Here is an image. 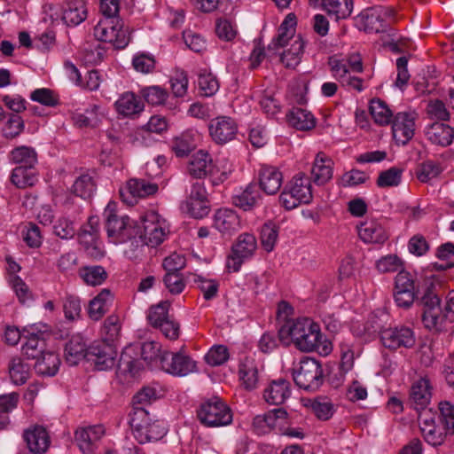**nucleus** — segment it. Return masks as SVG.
<instances>
[{
    "label": "nucleus",
    "mask_w": 454,
    "mask_h": 454,
    "mask_svg": "<svg viewBox=\"0 0 454 454\" xmlns=\"http://www.w3.org/2000/svg\"><path fill=\"white\" fill-rule=\"evenodd\" d=\"M289 335L295 347L302 352L317 351L327 356L333 349L332 343L324 339L320 326L309 317L297 318L279 330V337Z\"/></svg>",
    "instance_id": "1"
},
{
    "label": "nucleus",
    "mask_w": 454,
    "mask_h": 454,
    "mask_svg": "<svg viewBox=\"0 0 454 454\" xmlns=\"http://www.w3.org/2000/svg\"><path fill=\"white\" fill-rule=\"evenodd\" d=\"M424 306L423 323L429 330L441 331L446 322L454 321V290L446 296L444 309L440 306V298L432 291H427L422 297Z\"/></svg>",
    "instance_id": "2"
},
{
    "label": "nucleus",
    "mask_w": 454,
    "mask_h": 454,
    "mask_svg": "<svg viewBox=\"0 0 454 454\" xmlns=\"http://www.w3.org/2000/svg\"><path fill=\"white\" fill-rule=\"evenodd\" d=\"M129 417L133 435L141 444L159 441L167 434L165 422L155 419L149 411L138 410L130 412Z\"/></svg>",
    "instance_id": "3"
},
{
    "label": "nucleus",
    "mask_w": 454,
    "mask_h": 454,
    "mask_svg": "<svg viewBox=\"0 0 454 454\" xmlns=\"http://www.w3.org/2000/svg\"><path fill=\"white\" fill-rule=\"evenodd\" d=\"M312 200L310 179L304 173L296 174L284 187L279 203L291 210L301 204H308Z\"/></svg>",
    "instance_id": "4"
},
{
    "label": "nucleus",
    "mask_w": 454,
    "mask_h": 454,
    "mask_svg": "<svg viewBox=\"0 0 454 454\" xmlns=\"http://www.w3.org/2000/svg\"><path fill=\"white\" fill-rule=\"evenodd\" d=\"M197 414L200 421L209 427L227 426L232 422L231 409L216 396L201 403Z\"/></svg>",
    "instance_id": "5"
},
{
    "label": "nucleus",
    "mask_w": 454,
    "mask_h": 454,
    "mask_svg": "<svg viewBox=\"0 0 454 454\" xmlns=\"http://www.w3.org/2000/svg\"><path fill=\"white\" fill-rule=\"evenodd\" d=\"M106 229L108 238L114 244H124L131 235H135L138 225L128 215H118L109 203L106 212Z\"/></svg>",
    "instance_id": "6"
},
{
    "label": "nucleus",
    "mask_w": 454,
    "mask_h": 454,
    "mask_svg": "<svg viewBox=\"0 0 454 454\" xmlns=\"http://www.w3.org/2000/svg\"><path fill=\"white\" fill-rule=\"evenodd\" d=\"M292 375L299 387L309 391L317 390L324 381L321 364L310 357L301 359L298 366L293 369Z\"/></svg>",
    "instance_id": "7"
},
{
    "label": "nucleus",
    "mask_w": 454,
    "mask_h": 454,
    "mask_svg": "<svg viewBox=\"0 0 454 454\" xmlns=\"http://www.w3.org/2000/svg\"><path fill=\"white\" fill-rule=\"evenodd\" d=\"M257 247V239L254 234L249 232L239 234L227 257L226 267L229 271H239L242 264L254 256Z\"/></svg>",
    "instance_id": "8"
},
{
    "label": "nucleus",
    "mask_w": 454,
    "mask_h": 454,
    "mask_svg": "<svg viewBox=\"0 0 454 454\" xmlns=\"http://www.w3.org/2000/svg\"><path fill=\"white\" fill-rule=\"evenodd\" d=\"M138 228L142 231V237L146 246L155 247L160 245L168 234L166 221L154 212H147L141 216V225Z\"/></svg>",
    "instance_id": "9"
},
{
    "label": "nucleus",
    "mask_w": 454,
    "mask_h": 454,
    "mask_svg": "<svg viewBox=\"0 0 454 454\" xmlns=\"http://www.w3.org/2000/svg\"><path fill=\"white\" fill-rule=\"evenodd\" d=\"M94 35L98 41L110 43L116 49H124L129 43V35L122 28L120 20H101L94 27Z\"/></svg>",
    "instance_id": "10"
},
{
    "label": "nucleus",
    "mask_w": 454,
    "mask_h": 454,
    "mask_svg": "<svg viewBox=\"0 0 454 454\" xmlns=\"http://www.w3.org/2000/svg\"><path fill=\"white\" fill-rule=\"evenodd\" d=\"M380 340L385 348L395 350L401 348H413L416 343V337L411 327L399 325L383 329L380 332Z\"/></svg>",
    "instance_id": "11"
},
{
    "label": "nucleus",
    "mask_w": 454,
    "mask_h": 454,
    "mask_svg": "<svg viewBox=\"0 0 454 454\" xmlns=\"http://www.w3.org/2000/svg\"><path fill=\"white\" fill-rule=\"evenodd\" d=\"M48 332L46 325H34L24 330L26 341L22 344V354L27 359L37 360L47 350L43 334Z\"/></svg>",
    "instance_id": "12"
},
{
    "label": "nucleus",
    "mask_w": 454,
    "mask_h": 454,
    "mask_svg": "<svg viewBox=\"0 0 454 454\" xmlns=\"http://www.w3.org/2000/svg\"><path fill=\"white\" fill-rule=\"evenodd\" d=\"M116 356L114 344L106 341H94L87 348V361L92 363L98 371L114 367Z\"/></svg>",
    "instance_id": "13"
},
{
    "label": "nucleus",
    "mask_w": 454,
    "mask_h": 454,
    "mask_svg": "<svg viewBox=\"0 0 454 454\" xmlns=\"http://www.w3.org/2000/svg\"><path fill=\"white\" fill-rule=\"evenodd\" d=\"M160 368L170 375L184 377L196 371V362L183 353L167 350L161 356Z\"/></svg>",
    "instance_id": "14"
},
{
    "label": "nucleus",
    "mask_w": 454,
    "mask_h": 454,
    "mask_svg": "<svg viewBox=\"0 0 454 454\" xmlns=\"http://www.w3.org/2000/svg\"><path fill=\"white\" fill-rule=\"evenodd\" d=\"M392 10L377 6L363 11L358 19L367 33H384L387 30L389 23L387 18L392 16Z\"/></svg>",
    "instance_id": "15"
},
{
    "label": "nucleus",
    "mask_w": 454,
    "mask_h": 454,
    "mask_svg": "<svg viewBox=\"0 0 454 454\" xmlns=\"http://www.w3.org/2000/svg\"><path fill=\"white\" fill-rule=\"evenodd\" d=\"M287 422V412L284 408L273 409L253 419L252 427L258 435L269 434L272 430H281Z\"/></svg>",
    "instance_id": "16"
},
{
    "label": "nucleus",
    "mask_w": 454,
    "mask_h": 454,
    "mask_svg": "<svg viewBox=\"0 0 454 454\" xmlns=\"http://www.w3.org/2000/svg\"><path fill=\"white\" fill-rule=\"evenodd\" d=\"M157 191L158 185L155 183L141 178H131L126 186L120 190V196L125 203L133 205L137 198L153 195Z\"/></svg>",
    "instance_id": "17"
},
{
    "label": "nucleus",
    "mask_w": 454,
    "mask_h": 454,
    "mask_svg": "<svg viewBox=\"0 0 454 454\" xmlns=\"http://www.w3.org/2000/svg\"><path fill=\"white\" fill-rule=\"evenodd\" d=\"M392 123L393 137L397 145H405L413 137L415 131V114L397 113Z\"/></svg>",
    "instance_id": "18"
},
{
    "label": "nucleus",
    "mask_w": 454,
    "mask_h": 454,
    "mask_svg": "<svg viewBox=\"0 0 454 454\" xmlns=\"http://www.w3.org/2000/svg\"><path fill=\"white\" fill-rule=\"evenodd\" d=\"M208 129L212 139L216 144L223 145L236 137L238 124L229 116H218L210 121Z\"/></svg>",
    "instance_id": "19"
},
{
    "label": "nucleus",
    "mask_w": 454,
    "mask_h": 454,
    "mask_svg": "<svg viewBox=\"0 0 454 454\" xmlns=\"http://www.w3.org/2000/svg\"><path fill=\"white\" fill-rule=\"evenodd\" d=\"M207 192L201 179H197L192 184L188 197V207L191 215L195 218H201L208 212Z\"/></svg>",
    "instance_id": "20"
},
{
    "label": "nucleus",
    "mask_w": 454,
    "mask_h": 454,
    "mask_svg": "<svg viewBox=\"0 0 454 454\" xmlns=\"http://www.w3.org/2000/svg\"><path fill=\"white\" fill-rule=\"evenodd\" d=\"M232 204L244 211L252 210L262 202V196L255 183L248 184L244 189L240 188L231 197Z\"/></svg>",
    "instance_id": "21"
},
{
    "label": "nucleus",
    "mask_w": 454,
    "mask_h": 454,
    "mask_svg": "<svg viewBox=\"0 0 454 454\" xmlns=\"http://www.w3.org/2000/svg\"><path fill=\"white\" fill-rule=\"evenodd\" d=\"M213 227L223 235H231L241 228L239 215L231 208H219L214 214Z\"/></svg>",
    "instance_id": "22"
},
{
    "label": "nucleus",
    "mask_w": 454,
    "mask_h": 454,
    "mask_svg": "<svg viewBox=\"0 0 454 454\" xmlns=\"http://www.w3.org/2000/svg\"><path fill=\"white\" fill-rule=\"evenodd\" d=\"M291 395V383L283 378L271 380L263 390V399L270 405H281Z\"/></svg>",
    "instance_id": "23"
},
{
    "label": "nucleus",
    "mask_w": 454,
    "mask_h": 454,
    "mask_svg": "<svg viewBox=\"0 0 454 454\" xmlns=\"http://www.w3.org/2000/svg\"><path fill=\"white\" fill-rule=\"evenodd\" d=\"M311 179L317 185L327 184L333 174V161L323 152L317 153L310 170Z\"/></svg>",
    "instance_id": "24"
},
{
    "label": "nucleus",
    "mask_w": 454,
    "mask_h": 454,
    "mask_svg": "<svg viewBox=\"0 0 454 454\" xmlns=\"http://www.w3.org/2000/svg\"><path fill=\"white\" fill-rule=\"evenodd\" d=\"M283 182V175L273 166L262 165L259 170V189L267 195L276 194Z\"/></svg>",
    "instance_id": "25"
},
{
    "label": "nucleus",
    "mask_w": 454,
    "mask_h": 454,
    "mask_svg": "<svg viewBox=\"0 0 454 454\" xmlns=\"http://www.w3.org/2000/svg\"><path fill=\"white\" fill-rule=\"evenodd\" d=\"M23 437L32 453L43 454L49 449L51 441L49 434L43 426H34L27 429Z\"/></svg>",
    "instance_id": "26"
},
{
    "label": "nucleus",
    "mask_w": 454,
    "mask_h": 454,
    "mask_svg": "<svg viewBox=\"0 0 454 454\" xmlns=\"http://www.w3.org/2000/svg\"><path fill=\"white\" fill-rule=\"evenodd\" d=\"M188 172L196 179H202L207 175L215 176L216 174L212 157L204 151H199L192 156L188 165Z\"/></svg>",
    "instance_id": "27"
},
{
    "label": "nucleus",
    "mask_w": 454,
    "mask_h": 454,
    "mask_svg": "<svg viewBox=\"0 0 454 454\" xmlns=\"http://www.w3.org/2000/svg\"><path fill=\"white\" fill-rule=\"evenodd\" d=\"M431 388L430 382L426 378H420L412 384L410 400L416 411H419L427 407L432 397Z\"/></svg>",
    "instance_id": "28"
},
{
    "label": "nucleus",
    "mask_w": 454,
    "mask_h": 454,
    "mask_svg": "<svg viewBox=\"0 0 454 454\" xmlns=\"http://www.w3.org/2000/svg\"><path fill=\"white\" fill-rule=\"evenodd\" d=\"M103 434L104 428L101 425L91 426L76 430L75 441L83 454H90L94 442L98 441Z\"/></svg>",
    "instance_id": "29"
},
{
    "label": "nucleus",
    "mask_w": 454,
    "mask_h": 454,
    "mask_svg": "<svg viewBox=\"0 0 454 454\" xmlns=\"http://www.w3.org/2000/svg\"><path fill=\"white\" fill-rule=\"evenodd\" d=\"M425 134L432 144L448 146L452 143L454 129L442 122H434L427 126Z\"/></svg>",
    "instance_id": "30"
},
{
    "label": "nucleus",
    "mask_w": 454,
    "mask_h": 454,
    "mask_svg": "<svg viewBox=\"0 0 454 454\" xmlns=\"http://www.w3.org/2000/svg\"><path fill=\"white\" fill-rule=\"evenodd\" d=\"M358 235L364 243L383 244L387 239L384 227L377 221H366L358 226Z\"/></svg>",
    "instance_id": "31"
},
{
    "label": "nucleus",
    "mask_w": 454,
    "mask_h": 454,
    "mask_svg": "<svg viewBox=\"0 0 454 454\" xmlns=\"http://www.w3.org/2000/svg\"><path fill=\"white\" fill-rule=\"evenodd\" d=\"M118 114L131 117L140 114L144 110V104L141 99L133 92H124L114 103Z\"/></svg>",
    "instance_id": "32"
},
{
    "label": "nucleus",
    "mask_w": 454,
    "mask_h": 454,
    "mask_svg": "<svg viewBox=\"0 0 454 454\" xmlns=\"http://www.w3.org/2000/svg\"><path fill=\"white\" fill-rule=\"evenodd\" d=\"M260 368L254 359L246 357L239 364V374L244 387L253 390L257 387Z\"/></svg>",
    "instance_id": "33"
},
{
    "label": "nucleus",
    "mask_w": 454,
    "mask_h": 454,
    "mask_svg": "<svg viewBox=\"0 0 454 454\" xmlns=\"http://www.w3.org/2000/svg\"><path fill=\"white\" fill-rule=\"evenodd\" d=\"M114 301V295L107 288L90 301L88 313L92 320H99L108 310Z\"/></svg>",
    "instance_id": "34"
},
{
    "label": "nucleus",
    "mask_w": 454,
    "mask_h": 454,
    "mask_svg": "<svg viewBox=\"0 0 454 454\" xmlns=\"http://www.w3.org/2000/svg\"><path fill=\"white\" fill-rule=\"evenodd\" d=\"M87 348L82 337H72L65 346L64 356L66 363L74 366L83 358L87 360Z\"/></svg>",
    "instance_id": "35"
},
{
    "label": "nucleus",
    "mask_w": 454,
    "mask_h": 454,
    "mask_svg": "<svg viewBox=\"0 0 454 454\" xmlns=\"http://www.w3.org/2000/svg\"><path fill=\"white\" fill-rule=\"evenodd\" d=\"M60 358L53 351L46 350L35 363V372L43 376H54L59 369Z\"/></svg>",
    "instance_id": "36"
},
{
    "label": "nucleus",
    "mask_w": 454,
    "mask_h": 454,
    "mask_svg": "<svg viewBox=\"0 0 454 454\" xmlns=\"http://www.w3.org/2000/svg\"><path fill=\"white\" fill-rule=\"evenodd\" d=\"M86 15L82 0L69 1L63 9L62 20L67 26H77L86 19Z\"/></svg>",
    "instance_id": "37"
},
{
    "label": "nucleus",
    "mask_w": 454,
    "mask_h": 454,
    "mask_svg": "<svg viewBox=\"0 0 454 454\" xmlns=\"http://www.w3.org/2000/svg\"><path fill=\"white\" fill-rule=\"evenodd\" d=\"M286 119L290 126L300 130H309L316 125V119L313 114L300 107L293 108L286 114Z\"/></svg>",
    "instance_id": "38"
},
{
    "label": "nucleus",
    "mask_w": 454,
    "mask_h": 454,
    "mask_svg": "<svg viewBox=\"0 0 454 454\" xmlns=\"http://www.w3.org/2000/svg\"><path fill=\"white\" fill-rule=\"evenodd\" d=\"M35 167L16 166L11 175L12 183L20 189L33 186L37 182Z\"/></svg>",
    "instance_id": "39"
},
{
    "label": "nucleus",
    "mask_w": 454,
    "mask_h": 454,
    "mask_svg": "<svg viewBox=\"0 0 454 454\" xmlns=\"http://www.w3.org/2000/svg\"><path fill=\"white\" fill-rule=\"evenodd\" d=\"M296 24V17L293 13H289L281 23L278 35L268 45L269 50H276L278 47L285 46L288 41L293 38L294 34V27Z\"/></svg>",
    "instance_id": "40"
},
{
    "label": "nucleus",
    "mask_w": 454,
    "mask_h": 454,
    "mask_svg": "<svg viewBox=\"0 0 454 454\" xmlns=\"http://www.w3.org/2000/svg\"><path fill=\"white\" fill-rule=\"evenodd\" d=\"M10 160L21 167H35L37 164V153L30 146L21 145L12 149L9 154Z\"/></svg>",
    "instance_id": "41"
},
{
    "label": "nucleus",
    "mask_w": 454,
    "mask_h": 454,
    "mask_svg": "<svg viewBox=\"0 0 454 454\" xmlns=\"http://www.w3.org/2000/svg\"><path fill=\"white\" fill-rule=\"evenodd\" d=\"M159 398L157 389L151 386L142 387L132 398V411H149L148 407Z\"/></svg>",
    "instance_id": "42"
},
{
    "label": "nucleus",
    "mask_w": 454,
    "mask_h": 454,
    "mask_svg": "<svg viewBox=\"0 0 454 454\" xmlns=\"http://www.w3.org/2000/svg\"><path fill=\"white\" fill-rule=\"evenodd\" d=\"M369 109L374 121L381 126L390 124L395 117L386 102L380 98L372 99Z\"/></svg>",
    "instance_id": "43"
},
{
    "label": "nucleus",
    "mask_w": 454,
    "mask_h": 454,
    "mask_svg": "<svg viewBox=\"0 0 454 454\" xmlns=\"http://www.w3.org/2000/svg\"><path fill=\"white\" fill-rule=\"evenodd\" d=\"M97 190V184L94 176L90 173L79 176L74 184L73 192L84 200L91 198Z\"/></svg>",
    "instance_id": "44"
},
{
    "label": "nucleus",
    "mask_w": 454,
    "mask_h": 454,
    "mask_svg": "<svg viewBox=\"0 0 454 454\" xmlns=\"http://www.w3.org/2000/svg\"><path fill=\"white\" fill-rule=\"evenodd\" d=\"M79 243L82 249L99 240L98 236V219L96 216H90L88 223L82 226L78 233Z\"/></svg>",
    "instance_id": "45"
},
{
    "label": "nucleus",
    "mask_w": 454,
    "mask_h": 454,
    "mask_svg": "<svg viewBox=\"0 0 454 454\" xmlns=\"http://www.w3.org/2000/svg\"><path fill=\"white\" fill-rule=\"evenodd\" d=\"M20 395L17 392L0 395V427L4 428L10 423L9 414L17 408Z\"/></svg>",
    "instance_id": "46"
},
{
    "label": "nucleus",
    "mask_w": 454,
    "mask_h": 454,
    "mask_svg": "<svg viewBox=\"0 0 454 454\" xmlns=\"http://www.w3.org/2000/svg\"><path fill=\"white\" fill-rule=\"evenodd\" d=\"M80 278L89 286L102 285L107 278V272L100 265L84 266L79 270Z\"/></svg>",
    "instance_id": "47"
},
{
    "label": "nucleus",
    "mask_w": 454,
    "mask_h": 454,
    "mask_svg": "<svg viewBox=\"0 0 454 454\" xmlns=\"http://www.w3.org/2000/svg\"><path fill=\"white\" fill-rule=\"evenodd\" d=\"M9 374L13 384L22 385L28 379L29 366L20 357H12L9 363Z\"/></svg>",
    "instance_id": "48"
},
{
    "label": "nucleus",
    "mask_w": 454,
    "mask_h": 454,
    "mask_svg": "<svg viewBox=\"0 0 454 454\" xmlns=\"http://www.w3.org/2000/svg\"><path fill=\"white\" fill-rule=\"evenodd\" d=\"M278 226L268 222L264 223L261 229L260 240L263 249L270 253L273 251L278 238Z\"/></svg>",
    "instance_id": "49"
},
{
    "label": "nucleus",
    "mask_w": 454,
    "mask_h": 454,
    "mask_svg": "<svg viewBox=\"0 0 454 454\" xmlns=\"http://www.w3.org/2000/svg\"><path fill=\"white\" fill-rule=\"evenodd\" d=\"M303 48L304 43L301 37H298L294 41L291 48L283 52L281 61L286 67L294 68L301 61Z\"/></svg>",
    "instance_id": "50"
},
{
    "label": "nucleus",
    "mask_w": 454,
    "mask_h": 454,
    "mask_svg": "<svg viewBox=\"0 0 454 454\" xmlns=\"http://www.w3.org/2000/svg\"><path fill=\"white\" fill-rule=\"evenodd\" d=\"M128 247L124 250L127 258L136 260L142 255L146 242L142 237V231L140 228L137 229L135 235H131L126 242Z\"/></svg>",
    "instance_id": "51"
},
{
    "label": "nucleus",
    "mask_w": 454,
    "mask_h": 454,
    "mask_svg": "<svg viewBox=\"0 0 454 454\" xmlns=\"http://www.w3.org/2000/svg\"><path fill=\"white\" fill-rule=\"evenodd\" d=\"M195 145L193 135L191 132H185L173 140L171 147L177 157H184L188 155Z\"/></svg>",
    "instance_id": "52"
},
{
    "label": "nucleus",
    "mask_w": 454,
    "mask_h": 454,
    "mask_svg": "<svg viewBox=\"0 0 454 454\" xmlns=\"http://www.w3.org/2000/svg\"><path fill=\"white\" fill-rule=\"evenodd\" d=\"M169 307L170 303L168 301H161L151 307L147 315L150 325L154 328H158L161 323L170 318L168 314Z\"/></svg>",
    "instance_id": "53"
},
{
    "label": "nucleus",
    "mask_w": 454,
    "mask_h": 454,
    "mask_svg": "<svg viewBox=\"0 0 454 454\" xmlns=\"http://www.w3.org/2000/svg\"><path fill=\"white\" fill-rule=\"evenodd\" d=\"M121 331L120 318L116 315H110L104 321L101 333L104 339L101 341L113 343L114 340L119 336Z\"/></svg>",
    "instance_id": "54"
},
{
    "label": "nucleus",
    "mask_w": 454,
    "mask_h": 454,
    "mask_svg": "<svg viewBox=\"0 0 454 454\" xmlns=\"http://www.w3.org/2000/svg\"><path fill=\"white\" fill-rule=\"evenodd\" d=\"M167 350L161 348V345L157 341H146L142 344L141 356L149 364L159 362L161 365V356Z\"/></svg>",
    "instance_id": "55"
},
{
    "label": "nucleus",
    "mask_w": 454,
    "mask_h": 454,
    "mask_svg": "<svg viewBox=\"0 0 454 454\" xmlns=\"http://www.w3.org/2000/svg\"><path fill=\"white\" fill-rule=\"evenodd\" d=\"M403 170L392 167L380 173L377 179V185L380 188L398 186L402 180Z\"/></svg>",
    "instance_id": "56"
},
{
    "label": "nucleus",
    "mask_w": 454,
    "mask_h": 454,
    "mask_svg": "<svg viewBox=\"0 0 454 454\" xmlns=\"http://www.w3.org/2000/svg\"><path fill=\"white\" fill-rule=\"evenodd\" d=\"M198 87L201 95L211 97L219 89V83L215 75L210 73H201L198 78Z\"/></svg>",
    "instance_id": "57"
},
{
    "label": "nucleus",
    "mask_w": 454,
    "mask_h": 454,
    "mask_svg": "<svg viewBox=\"0 0 454 454\" xmlns=\"http://www.w3.org/2000/svg\"><path fill=\"white\" fill-rule=\"evenodd\" d=\"M442 172V168L439 164L427 160L421 163L417 169V177L420 182L427 183L433 178H435Z\"/></svg>",
    "instance_id": "58"
},
{
    "label": "nucleus",
    "mask_w": 454,
    "mask_h": 454,
    "mask_svg": "<svg viewBox=\"0 0 454 454\" xmlns=\"http://www.w3.org/2000/svg\"><path fill=\"white\" fill-rule=\"evenodd\" d=\"M53 232L62 239H70L75 235L74 222L66 216L59 217L53 225Z\"/></svg>",
    "instance_id": "59"
},
{
    "label": "nucleus",
    "mask_w": 454,
    "mask_h": 454,
    "mask_svg": "<svg viewBox=\"0 0 454 454\" xmlns=\"http://www.w3.org/2000/svg\"><path fill=\"white\" fill-rule=\"evenodd\" d=\"M141 93L145 100L152 106H160L163 104L168 98V92L160 86L144 88Z\"/></svg>",
    "instance_id": "60"
},
{
    "label": "nucleus",
    "mask_w": 454,
    "mask_h": 454,
    "mask_svg": "<svg viewBox=\"0 0 454 454\" xmlns=\"http://www.w3.org/2000/svg\"><path fill=\"white\" fill-rule=\"evenodd\" d=\"M193 281L203 294L205 300L209 301L216 296L219 284L215 280L207 279L201 276L195 275Z\"/></svg>",
    "instance_id": "61"
},
{
    "label": "nucleus",
    "mask_w": 454,
    "mask_h": 454,
    "mask_svg": "<svg viewBox=\"0 0 454 454\" xmlns=\"http://www.w3.org/2000/svg\"><path fill=\"white\" fill-rule=\"evenodd\" d=\"M228 358V348L223 345L214 346L205 356L206 362L212 366L221 365L224 364Z\"/></svg>",
    "instance_id": "62"
},
{
    "label": "nucleus",
    "mask_w": 454,
    "mask_h": 454,
    "mask_svg": "<svg viewBox=\"0 0 454 454\" xmlns=\"http://www.w3.org/2000/svg\"><path fill=\"white\" fill-rule=\"evenodd\" d=\"M24 129V121L18 114H11L3 127L2 132L6 138H13L19 136Z\"/></svg>",
    "instance_id": "63"
},
{
    "label": "nucleus",
    "mask_w": 454,
    "mask_h": 454,
    "mask_svg": "<svg viewBox=\"0 0 454 454\" xmlns=\"http://www.w3.org/2000/svg\"><path fill=\"white\" fill-rule=\"evenodd\" d=\"M30 98L46 106H55L59 105L58 96L50 89L42 88L35 90Z\"/></svg>",
    "instance_id": "64"
}]
</instances>
